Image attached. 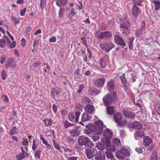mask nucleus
<instances>
[{
    "label": "nucleus",
    "mask_w": 160,
    "mask_h": 160,
    "mask_svg": "<svg viewBox=\"0 0 160 160\" xmlns=\"http://www.w3.org/2000/svg\"><path fill=\"white\" fill-rule=\"evenodd\" d=\"M26 8H23V9L21 10L20 13V15L22 16H24L25 14V13L26 12Z\"/></svg>",
    "instance_id": "nucleus-56"
},
{
    "label": "nucleus",
    "mask_w": 160,
    "mask_h": 160,
    "mask_svg": "<svg viewBox=\"0 0 160 160\" xmlns=\"http://www.w3.org/2000/svg\"><path fill=\"white\" fill-rule=\"evenodd\" d=\"M120 78L121 80L122 81V82L123 84H125L127 83V80L126 78H125V74L124 73H123L121 76Z\"/></svg>",
    "instance_id": "nucleus-38"
},
{
    "label": "nucleus",
    "mask_w": 160,
    "mask_h": 160,
    "mask_svg": "<svg viewBox=\"0 0 160 160\" xmlns=\"http://www.w3.org/2000/svg\"><path fill=\"white\" fill-rule=\"evenodd\" d=\"M107 88L109 92L114 90V82L112 80H110L108 82L107 85Z\"/></svg>",
    "instance_id": "nucleus-17"
},
{
    "label": "nucleus",
    "mask_w": 160,
    "mask_h": 160,
    "mask_svg": "<svg viewBox=\"0 0 160 160\" xmlns=\"http://www.w3.org/2000/svg\"><path fill=\"white\" fill-rule=\"evenodd\" d=\"M152 140L148 136H145L143 138V145L146 146H148L152 142Z\"/></svg>",
    "instance_id": "nucleus-19"
},
{
    "label": "nucleus",
    "mask_w": 160,
    "mask_h": 160,
    "mask_svg": "<svg viewBox=\"0 0 160 160\" xmlns=\"http://www.w3.org/2000/svg\"><path fill=\"white\" fill-rule=\"evenodd\" d=\"M46 4V2H44L43 1H40V8L42 10H43L44 6Z\"/></svg>",
    "instance_id": "nucleus-54"
},
{
    "label": "nucleus",
    "mask_w": 160,
    "mask_h": 160,
    "mask_svg": "<svg viewBox=\"0 0 160 160\" xmlns=\"http://www.w3.org/2000/svg\"><path fill=\"white\" fill-rule=\"evenodd\" d=\"M87 146L88 147H92L94 146V144L92 141L89 140L88 139V141L87 143Z\"/></svg>",
    "instance_id": "nucleus-48"
},
{
    "label": "nucleus",
    "mask_w": 160,
    "mask_h": 160,
    "mask_svg": "<svg viewBox=\"0 0 160 160\" xmlns=\"http://www.w3.org/2000/svg\"><path fill=\"white\" fill-rule=\"evenodd\" d=\"M73 129L72 130H70V134L72 137H76L79 135L80 134V131L77 128L73 127Z\"/></svg>",
    "instance_id": "nucleus-15"
},
{
    "label": "nucleus",
    "mask_w": 160,
    "mask_h": 160,
    "mask_svg": "<svg viewBox=\"0 0 160 160\" xmlns=\"http://www.w3.org/2000/svg\"><path fill=\"white\" fill-rule=\"evenodd\" d=\"M43 143L44 144H45L47 146V148H50V145L48 143L47 141V140L44 141V142H43Z\"/></svg>",
    "instance_id": "nucleus-63"
},
{
    "label": "nucleus",
    "mask_w": 160,
    "mask_h": 160,
    "mask_svg": "<svg viewBox=\"0 0 160 160\" xmlns=\"http://www.w3.org/2000/svg\"><path fill=\"white\" fill-rule=\"evenodd\" d=\"M65 12V9L64 8H61L59 12V16L60 17H62L64 15Z\"/></svg>",
    "instance_id": "nucleus-40"
},
{
    "label": "nucleus",
    "mask_w": 160,
    "mask_h": 160,
    "mask_svg": "<svg viewBox=\"0 0 160 160\" xmlns=\"http://www.w3.org/2000/svg\"><path fill=\"white\" fill-rule=\"evenodd\" d=\"M151 159L152 160H157V156L156 154H153L151 157Z\"/></svg>",
    "instance_id": "nucleus-59"
},
{
    "label": "nucleus",
    "mask_w": 160,
    "mask_h": 160,
    "mask_svg": "<svg viewBox=\"0 0 160 160\" xmlns=\"http://www.w3.org/2000/svg\"><path fill=\"white\" fill-rule=\"evenodd\" d=\"M52 108L54 112L55 113H56L57 112V107L56 105L55 104H53L52 105Z\"/></svg>",
    "instance_id": "nucleus-60"
},
{
    "label": "nucleus",
    "mask_w": 160,
    "mask_h": 160,
    "mask_svg": "<svg viewBox=\"0 0 160 160\" xmlns=\"http://www.w3.org/2000/svg\"><path fill=\"white\" fill-rule=\"evenodd\" d=\"M64 127L65 128H67L69 127H71L72 128H73V127L74 126L73 125V124H71L69 122H67L66 121H65L64 122Z\"/></svg>",
    "instance_id": "nucleus-36"
},
{
    "label": "nucleus",
    "mask_w": 160,
    "mask_h": 160,
    "mask_svg": "<svg viewBox=\"0 0 160 160\" xmlns=\"http://www.w3.org/2000/svg\"><path fill=\"white\" fill-rule=\"evenodd\" d=\"M56 38L55 37H52L49 39V41L50 42H56Z\"/></svg>",
    "instance_id": "nucleus-53"
},
{
    "label": "nucleus",
    "mask_w": 160,
    "mask_h": 160,
    "mask_svg": "<svg viewBox=\"0 0 160 160\" xmlns=\"http://www.w3.org/2000/svg\"><path fill=\"white\" fill-rule=\"evenodd\" d=\"M38 42H39L38 40H34L32 45L33 47H36V46L38 45Z\"/></svg>",
    "instance_id": "nucleus-61"
},
{
    "label": "nucleus",
    "mask_w": 160,
    "mask_h": 160,
    "mask_svg": "<svg viewBox=\"0 0 160 160\" xmlns=\"http://www.w3.org/2000/svg\"><path fill=\"white\" fill-rule=\"evenodd\" d=\"M90 116L87 113H84L82 116L81 121L85 122L89 120L90 118Z\"/></svg>",
    "instance_id": "nucleus-23"
},
{
    "label": "nucleus",
    "mask_w": 160,
    "mask_h": 160,
    "mask_svg": "<svg viewBox=\"0 0 160 160\" xmlns=\"http://www.w3.org/2000/svg\"><path fill=\"white\" fill-rule=\"evenodd\" d=\"M28 142H29L28 141V139H25L24 138H22V144L25 146V148H26L27 149V148L26 147H28Z\"/></svg>",
    "instance_id": "nucleus-37"
},
{
    "label": "nucleus",
    "mask_w": 160,
    "mask_h": 160,
    "mask_svg": "<svg viewBox=\"0 0 160 160\" xmlns=\"http://www.w3.org/2000/svg\"><path fill=\"white\" fill-rule=\"evenodd\" d=\"M130 24L128 22L126 21L121 24L120 27L121 28V30L122 33L127 35H129L128 31Z\"/></svg>",
    "instance_id": "nucleus-5"
},
{
    "label": "nucleus",
    "mask_w": 160,
    "mask_h": 160,
    "mask_svg": "<svg viewBox=\"0 0 160 160\" xmlns=\"http://www.w3.org/2000/svg\"><path fill=\"white\" fill-rule=\"evenodd\" d=\"M96 150L93 148H87L85 149V153L88 159H91L94 157Z\"/></svg>",
    "instance_id": "nucleus-7"
},
{
    "label": "nucleus",
    "mask_w": 160,
    "mask_h": 160,
    "mask_svg": "<svg viewBox=\"0 0 160 160\" xmlns=\"http://www.w3.org/2000/svg\"><path fill=\"white\" fill-rule=\"evenodd\" d=\"M112 134V132L109 129H106L104 131L103 133V135L104 137L102 138V141L106 145L108 149H110V150L114 151L115 150L114 147L112 149L111 148H109V147L110 146V141L109 139L111 137Z\"/></svg>",
    "instance_id": "nucleus-1"
},
{
    "label": "nucleus",
    "mask_w": 160,
    "mask_h": 160,
    "mask_svg": "<svg viewBox=\"0 0 160 160\" xmlns=\"http://www.w3.org/2000/svg\"><path fill=\"white\" fill-rule=\"evenodd\" d=\"M52 142L55 148L58 150H60L61 148L59 145L56 142L55 140H53Z\"/></svg>",
    "instance_id": "nucleus-33"
},
{
    "label": "nucleus",
    "mask_w": 160,
    "mask_h": 160,
    "mask_svg": "<svg viewBox=\"0 0 160 160\" xmlns=\"http://www.w3.org/2000/svg\"><path fill=\"white\" fill-rule=\"evenodd\" d=\"M92 138L94 142H96L99 140L100 138L98 136L94 135L92 137Z\"/></svg>",
    "instance_id": "nucleus-49"
},
{
    "label": "nucleus",
    "mask_w": 160,
    "mask_h": 160,
    "mask_svg": "<svg viewBox=\"0 0 160 160\" xmlns=\"http://www.w3.org/2000/svg\"><path fill=\"white\" fill-rule=\"evenodd\" d=\"M41 152V151L39 150L36 151L34 154L35 157L38 159H39L40 158V153Z\"/></svg>",
    "instance_id": "nucleus-35"
},
{
    "label": "nucleus",
    "mask_w": 160,
    "mask_h": 160,
    "mask_svg": "<svg viewBox=\"0 0 160 160\" xmlns=\"http://www.w3.org/2000/svg\"><path fill=\"white\" fill-rule=\"evenodd\" d=\"M106 59L105 58L101 59L100 60V65L102 68H105L107 65Z\"/></svg>",
    "instance_id": "nucleus-29"
},
{
    "label": "nucleus",
    "mask_w": 160,
    "mask_h": 160,
    "mask_svg": "<svg viewBox=\"0 0 160 160\" xmlns=\"http://www.w3.org/2000/svg\"><path fill=\"white\" fill-rule=\"evenodd\" d=\"M43 122L44 123V126L45 127L51 126L52 123V121L51 119L50 118L45 119L43 120Z\"/></svg>",
    "instance_id": "nucleus-26"
},
{
    "label": "nucleus",
    "mask_w": 160,
    "mask_h": 160,
    "mask_svg": "<svg viewBox=\"0 0 160 160\" xmlns=\"http://www.w3.org/2000/svg\"><path fill=\"white\" fill-rule=\"evenodd\" d=\"M132 12L133 16L134 17H137L140 14L141 10L138 8L134 5L132 8Z\"/></svg>",
    "instance_id": "nucleus-13"
},
{
    "label": "nucleus",
    "mask_w": 160,
    "mask_h": 160,
    "mask_svg": "<svg viewBox=\"0 0 160 160\" xmlns=\"http://www.w3.org/2000/svg\"><path fill=\"white\" fill-rule=\"evenodd\" d=\"M155 145L154 144L150 145L148 148V150L149 151H151L152 149L154 148Z\"/></svg>",
    "instance_id": "nucleus-62"
},
{
    "label": "nucleus",
    "mask_w": 160,
    "mask_h": 160,
    "mask_svg": "<svg viewBox=\"0 0 160 160\" xmlns=\"http://www.w3.org/2000/svg\"><path fill=\"white\" fill-rule=\"evenodd\" d=\"M18 129L15 127H12L11 130V134H14L17 132Z\"/></svg>",
    "instance_id": "nucleus-41"
},
{
    "label": "nucleus",
    "mask_w": 160,
    "mask_h": 160,
    "mask_svg": "<svg viewBox=\"0 0 160 160\" xmlns=\"http://www.w3.org/2000/svg\"><path fill=\"white\" fill-rule=\"evenodd\" d=\"M122 115L120 113H118L114 116L115 122L118 124L122 120Z\"/></svg>",
    "instance_id": "nucleus-20"
},
{
    "label": "nucleus",
    "mask_w": 160,
    "mask_h": 160,
    "mask_svg": "<svg viewBox=\"0 0 160 160\" xmlns=\"http://www.w3.org/2000/svg\"><path fill=\"white\" fill-rule=\"evenodd\" d=\"M133 2L134 4V5H139L142 2L141 0H133Z\"/></svg>",
    "instance_id": "nucleus-47"
},
{
    "label": "nucleus",
    "mask_w": 160,
    "mask_h": 160,
    "mask_svg": "<svg viewBox=\"0 0 160 160\" xmlns=\"http://www.w3.org/2000/svg\"><path fill=\"white\" fill-rule=\"evenodd\" d=\"M96 126H93L91 128V131L93 132L95 134L99 135L102 133L103 132L102 127L103 123L101 120L96 122L95 123Z\"/></svg>",
    "instance_id": "nucleus-2"
},
{
    "label": "nucleus",
    "mask_w": 160,
    "mask_h": 160,
    "mask_svg": "<svg viewBox=\"0 0 160 160\" xmlns=\"http://www.w3.org/2000/svg\"><path fill=\"white\" fill-rule=\"evenodd\" d=\"M136 151L139 153H141L142 152V149L140 147L136 148L135 149Z\"/></svg>",
    "instance_id": "nucleus-55"
},
{
    "label": "nucleus",
    "mask_w": 160,
    "mask_h": 160,
    "mask_svg": "<svg viewBox=\"0 0 160 160\" xmlns=\"http://www.w3.org/2000/svg\"><path fill=\"white\" fill-rule=\"evenodd\" d=\"M134 40L133 38H130L129 39L128 44L129 45V48L130 49H132L133 48V43Z\"/></svg>",
    "instance_id": "nucleus-32"
},
{
    "label": "nucleus",
    "mask_w": 160,
    "mask_h": 160,
    "mask_svg": "<svg viewBox=\"0 0 160 160\" xmlns=\"http://www.w3.org/2000/svg\"><path fill=\"white\" fill-rule=\"evenodd\" d=\"M12 22H14V24H16L17 23L19 22L18 20L16 18H14L13 17L12 18Z\"/></svg>",
    "instance_id": "nucleus-58"
},
{
    "label": "nucleus",
    "mask_w": 160,
    "mask_h": 160,
    "mask_svg": "<svg viewBox=\"0 0 160 160\" xmlns=\"http://www.w3.org/2000/svg\"><path fill=\"white\" fill-rule=\"evenodd\" d=\"M106 107L108 113L111 115L113 114L114 112L113 107L112 106L108 107V106Z\"/></svg>",
    "instance_id": "nucleus-30"
},
{
    "label": "nucleus",
    "mask_w": 160,
    "mask_h": 160,
    "mask_svg": "<svg viewBox=\"0 0 160 160\" xmlns=\"http://www.w3.org/2000/svg\"><path fill=\"white\" fill-rule=\"evenodd\" d=\"M114 47V45L112 43L110 42L107 44H101L100 47L103 50L108 52L112 48Z\"/></svg>",
    "instance_id": "nucleus-8"
},
{
    "label": "nucleus",
    "mask_w": 160,
    "mask_h": 160,
    "mask_svg": "<svg viewBox=\"0 0 160 160\" xmlns=\"http://www.w3.org/2000/svg\"><path fill=\"white\" fill-rule=\"evenodd\" d=\"M112 35V33L110 31H105L100 33L98 38L101 39H107L110 38Z\"/></svg>",
    "instance_id": "nucleus-9"
},
{
    "label": "nucleus",
    "mask_w": 160,
    "mask_h": 160,
    "mask_svg": "<svg viewBox=\"0 0 160 160\" xmlns=\"http://www.w3.org/2000/svg\"><path fill=\"white\" fill-rule=\"evenodd\" d=\"M3 39L5 41V42L6 43H7L9 44V45L10 40L9 38L7 36L5 35L3 36Z\"/></svg>",
    "instance_id": "nucleus-43"
},
{
    "label": "nucleus",
    "mask_w": 160,
    "mask_h": 160,
    "mask_svg": "<svg viewBox=\"0 0 160 160\" xmlns=\"http://www.w3.org/2000/svg\"><path fill=\"white\" fill-rule=\"evenodd\" d=\"M1 77L2 78L3 80L6 79V75L5 71L4 70H2L1 72Z\"/></svg>",
    "instance_id": "nucleus-52"
},
{
    "label": "nucleus",
    "mask_w": 160,
    "mask_h": 160,
    "mask_svg": "<svg viewBox=\"0 0 160 160\" xmlns=\"http://www.w3.org/2000/svg\"><path fill=\"white\" fill-rule=\"evenodd\" d=\"M85 111L89 113H92L95 110L94 107L93 106L90 104H88L84 107Z\"/></svg>",
    "instance_id": "nucleus-16"
},
{
    "label": "nucleus",
    "mask_w": 160,
    "mask_h": 160,
    "mask_svg": "<svg viewBox=\"0 0 160 160\" xmlns=\"http://www.w3.org/2000/svg\"><path fill=\"white\" fill-rule=\"evenodd\" d=\"M96 147L99 150H103L105 149L104 145L100 142H98L96 144Z\"/></svg>",
    "instance_id": "nucleus-27"
},
{
    "label": "nucleus",
    "mask_w": 160,
    "mask_h": 160,
    "mask_svg": "<svg viewBox=\"0 0 160 160\" xmlns=\"http://www.w3.org/2000/svg\"><path fill=\"white\" fill-rule=\"evenodd\" d=\"M117 99L116 94L114 92L111 95L108 94L103 98V100L106 106L111 104Z\"/></svg>",
    "instance_id": "nucleus-3"
},
{
    "label": "nucleus",
    "mask_w": 160,
    "mask_h": 160,
    "mask_svg": "<svg viewBox=\"0 0 160 160\" xmlns=\"http://www.w3.org/2000/svg\"><path fill=\"white\" fill-rule=\"evenodd\" d=\"M83 88L84 86L83 85L81 84L79 86V89L78 90V93H80L82 92Z\"/></svg>",
    "instance_id": "nucleus-57"
},
{
    "label": "nucleus",
    "mask_w": 160,
    "mask_h": 160,
    "mask_svg": "<svg viewBox=\"0 0 160 160\" xmlns=\"http://www.w3.org/2000/svg\"><path fill=\"white\" fill-rule=\"evenodd\" d=\"M132 127L136 129H139L142 128V124L138 122L135 121L132 123Z\"/></svg>",
    "instance_id": "nucleus-22"
},
{
    "label": "nucleus",
    "mask_w": 160,
    "mask_h": 160,
    "mask_svg": "<svg viewBox=\"0 0 160 160\" xmlns=\"http://www.w3.org/2000/svg\"><path fill=\"white\" fill-rule=\"evenodd\" d=\"M80 113L76 112L75 113L72 112L69 113V118L70 120L72 122H78V120Z\"/></svg>",
    "instance_id": "nucleus-6"
},
{
    "label": "nucleus",
    "mask_w": 160,
    "mask_h": 160,
    "mask_svg": "<svg viewBox=\"0 0 160 160\" xmlns=\"http://www.w3.org/2000/svg\"><path fill=\"white\" fill-rule=\"evenodd\" d=\"M144 135L143 132L142 131H138L136 132L134 134V137L136 139H137V138H141Z\"/></svg>",
    "instance_id": "nucleus-24"
},
{
    "label": "nucleus",
    "mask_w": 160,
    "mask_h": 160,
    "mask_svg": "<svg viewBox=\"0 0 160 160\" xmlns=\"http://www.w3.org/2000/svg\"><path fill=\"white\" fill-rule=\"evenodd\" d=\"M105 80L104 78H99L95 81L94 83L97 87H102L104 83Z\"/></svg>",
    "instance_id": "nucleus-14"
},
{
    "label": "nucleus",
    "mask_w": 160,
    "mask_h": 160,
    "mask_svg": "<svg viewBox=\"0 0 160 160\" xmlns=\"http://www.w3.org/2000/svg\"><path fill=\"white\" fill-rule=\"evenodd\" d=\"M114 39L115 43L118 45L124 47L126 44L124 42L122 38L118 35H116L114 37Z\"/></svg>",
    "instance_id": "nucleus-10"
},
{
    "label": "nucleus",
    "mask_w": 160,
    "mask_h": 160,
    "mask_svg": "<svg viewBox=\"0 0 160 160\" xmlns=\"http://www.w3.org/2000/svg\"><path fill=\"white\" fill-rule=\"evenodd\" d=\"M67 2V0H58L57 1L56 3L58 6L61 7L62 5H65Z\"/></svg>",
    "instance_id": "nucleus-25"
},
{
    "label": "nucleus",
    "mask_w": 160,
    "mask_h": 160,
    "mask_svg": "<svg viewBox=\"0 0 160 160\" xmlns=\"http://www.w3.org/2000/svg\"><path fill=\"white\" fill-rule=\"evenodd\" d=\"M127 121L126 120H123L121 121L118 124V125L120 126H124L126 124Z\"/></svg>",
    "instance_id": "nucleus-39"
},
{
    "label": "nucleus",
    "mask_w": 160,
    "mask_h": 160,
    "mask_svg": "<svg viewBox=\"0 0 160 160\" xmlns=\"http://www.w3.org/2000/svg\"><path fill=\"white\" fill-rule=\"evenodd\" d=\"M107 158L110 159L111 160H116L113 155L110 152H107L106 153Z\"/></svg>",
    "instance_id": "nucleus-31"
},
{
    "label": "nucleus",
    "mask_w": 160,
    "mask_h": 160,
    "mask_svg": "<svg viewBox=\"0 0 160 160\" xmlns=\"http://www.w3.org/2000/svg\"><path fill=\"white\" fill-rule=\"evenodd\" d=\"M2 99L4 102H8V99L7 97L5 95H3L2 97Z\"/></svg>",
    "instance_id": "nucleus-50"
},
{
    "label": "nucleus",
    "mask_w": 160,
    "mask_h": 160,
    "mask_svg": "<svg viewBox=\"0 0 160 160\" xmlns=\"http://www.w3.org/2000/svg\"><path fill=\"white\" fill-rule=\"evenodd\" d=\"M112 142L113 144L117 146L120 145L121 144L120 140L118 138H115L113 139Z\"/></svg>",
    "instance_id": "nucleus-34"
},
{
    "label": "nucleus",
    "mask_w": 160,
    "mask_h": 160,
    "mask_svg": "<svg viewBox=\"0 0 160 160\" xmlns=\"http://www.w3.org/2000/svg\"><path fill=\"white\" fill-rule=\"evenodd\" d=\"M11 40L12 41V43H11V48L15 47L16 46V42L14 41H13L14 38L11 35Z\"/></svg>",
    "instance_id": "nucleus-42"
},
{
    "label": "nucleus",
    "mask_w": 160,
    "mask_h": 160,
    "mask_svg": "<svg viewBox=\"0 0 160 160\" xmlns=\"http://www.w3.org/2000/svg\"><path fill=\"white\" fill-rule=\"evenodd\" d=\"M88 138L85 136H81L79 137L78 142L81 145H85L87 146V143L88 141Z\"/></svg>",
    "instance_id": "nucleus-11"
},
{
    "label": "nucleus",
    "mask_w": 160,
    "mask_h": 160,
    "mask_svg": "<svg viewBox=\"0 0 160 160\" xmlns=\"http://www.w3.org/2000/svg\"><path fill=\"white\" fill-rule=\"evenodd\" d=\"M130 155V153L124 148H122L120 151H118L116 154V157L121 159L124 158L126 156L129 157Z\"/></svg>",
    "instance_id": "nucleus-4"
},
{
    "label": "nucleus",
    "mask_w": 160,
    "mask_h": 160,
    "mask_svg": "<svg viewBox=\"0 0 160 160\" xmlns=\"http://www.w3.org/2000/svg\"><path fill=\"white\" fill-rule=\"evenodd\" d=\"M36 142V140L35 139H34L33 140V144L32 146V149L33 150H35L37 149V146L35 143V142Z\"/></svg>",
    "instance_id": "nucleus-44"
},
{
    "label": "nucleus",
    "mask_w": 160,
    "mask_h": 160,
    "mask_svg": "<svg viewBox=\"0 0 160 160\" xmlns=\"http://www.w3.org/2000/svg\"><path fill=\"white\" fill-rule=\"evenodd\" d=\"M60 93L59 90L56 88H54L52 89L51 92L52 97L54 98L55 97Z\"/></svg>",
    "instance_id": "nucleus-21"
},
{
    "label": "nucleus",
    "mask_w": 160,
    "mask_h": 160,
    "mask_svg": "<svg viewBox=\"0 0 160 160\" xmlns=\"http://www.w3.org/2000/svg\"><path fill=\"white\" fill-rule=\"evenodd\" d=\"M24 156L23 155V153L22 154H20L16 156L18 160H21L22 158H24Z\"/></svg>",
    "instance_id": "nucleus-45"
},
{
    "label": "nucleus",
    "mask_w": 160,
    "mask_h": 160,
    "mask_svg": "<svg viewBox=\"0 0 160 160\" xmlns=\"http://www.w3.org/2000/svg\"><path fill=\"white\" fill-rule=\"evenodd\" d=\"M26 40L24 38H22L21 40V45L24 47L26 44Z\"/></svg>",
    "instance_id": "nucleus-51"
},
{
    "label": "nucleus",
    "mask_w": 160,
    "mask_h": 160,
    "mask_svg": "<svg viewBox=\"0 0 160 160\" xmlns=\"http://www.w3.org/2000/svg\"><path fill=\"white\" fill-rule=\"evenodd\" d=\"M5 41L2 39H0V47L1 48L4 47L5 45Z\"/></svg>",
    "instance_id": "nucleus-46"
},
{
    "label": "nucleus",
    "mask_w": 160,
    "mask_h": 160,
    "mask_svg": "<svg viewBox=\"0 0 160 160\" xmlns=\"http://www.w3.org/2000/svg\"><path fill=\"white\" fill-rule=\"evenodd\" d=\"M122 112L124 116L127 118L133 119L135 117V114L129 111L124 110L122 111Z\"/></svg>",
    "instance_id": "nucleus-12"
},
{
    "label": "nucleus",
    "mask_w": 160,
    "mask_h": 160,
    "mask_svg": "<svg viewBox=\"0 0 160 160\" xmlns=\"http://www.w3.org/2000/svg\"><path fill=\"white\" fill-rule=\"evenodd\" d=\"M105 158V156L103 153L100 152H98L95 157L96 160H104Z\"/></svg>",
    "instance_id": "nucleus-18"
},
{
    "label": "nucleus",
    "mask_w": 160,
    "mask_h": 160,
    "mask_svg": "<svg viewBox=\"0 0 160 160\" xmlns=\"http://www.w3.org/2000/svg\"><path fill=\"white\" fill-rule=\"evenodd\" d=\"M153 2L155 4V10H158L160 8V0H154Z\"/></svg>",
    "instance_id": "nucleus-28"
},
{
    "label": "nucleus",
    "mask_w": 160,
    "mask_h": 160,
    "mask_svg": "<svg viewBox=\"0 0 160 160\" xmlns=\"http://www.w3.org/2000/svg\"><path fill=\"white\" fill-rule=\"evenodd\" d=\"M6 59V58L5 56H3L1 57L0 60V63L1 64L3 63Z\"/></svg>",
    "instance_id": "nucleus-64"
}]
</instances>
